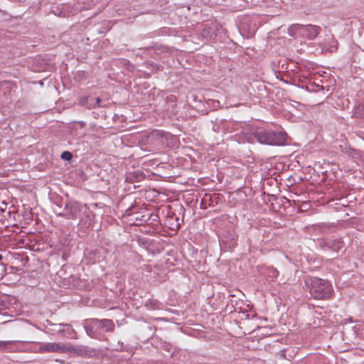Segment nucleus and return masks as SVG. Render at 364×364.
Returning <instances> with one entry per match:
<instances>
[{"label": "nucleus", "instance_id": "ddd939ff", "mask_svg": "<svg viewBox=\"0 0 364 364\" xmlns=\"http://www.w3.org/2000/svg\"><path fill=\"white\" fill-rule=\"evenodd\" d=\"M353 115L356 117L364 118V102L355 106Z\"/></svg>", "mask_w": 364, "mask_h": 364}, {"label": "nucleus", "instance_id": "7ed1b4c3", "mask_svg": "<svg viewBox=\"0 0 364 364\" xmlns=\"http://www.w3.org/2000/svg\"><path fill=\"white\" fill-rule=\"evenodd\" d=\"M65 212L60 213L58 216L63 217L68 220H81L82 215L85 214L87 208L76 200H68L65 204Z\"/></svg>", "mask_w": 364, "mask_h": 364}, {"label": "nucleus", "instance_id": "9d476101", "mask_svg": "<svg viewBox=\"0 0 364 364\" xmlns=\"http://www.w3.org/2000/svg\"><path fill=\"white\" fill-rule=\"evenodd\" d=\"M66 353H73L80 356H85L91 355L92 350L85 346H67Z\"/></svg>", "mask_w": 364, "mask_h": 364}, {"label": "nucleus", "instance_id": "f8f14e48", "mask_svg": "<svg viewBox=\"0 0 364 364\" xmlns=\"http://www.w3.org/2000/svg\"><path fill=\"white\" fill-rule=\"evenodd\" d=\"M102 331L112 332L114 330V323L111 319H101Z\"/></svg>", "mask_w": 364, "mask_h": 364}, {"label": "nucleus", "instance_id": "dca6fc26", "mask_svg": "<svg viewBox=\"0 0 364 364\" xmlns=\"http://www.w3.org/2000/svg\"><path fill=\"white\" fill-rule=\"evenodd\" d=\"M139 50H142L141 54L149 55L150 56H152V52L154 50V48L151 46H149V47H146V48H139ZM138 55H141V53H139Z\"/></svg>", "mask_w": 364, "mask_h": 364}, {"label": "nucleus", "instance_id": "6ab92c4d", "mask_svg": "<svg viewBox=\"0 0 364 364\" xmlns=\"http://www.w3.org/2000/svg\"><path fill=\"white\" fill-rule=\"evenodd\" d=\"M9 345L8 341H0V348H5Z\"/></svg>", "mask_w": 364, "mask_h": 364}, {"label": "nucleus", "instance_id": "412c9836", "mask_svg": "<svg viewBox=\"0 0 364 364\" xmlns=\"http://www.w3.org/2000/svg\"><path fill=\"white\" fill-rule=\"evenodd\" d=\"M270 271L272 272V277H277V276L278 272L276 269H272Z\"/></svg>", "mask_w": 364, "mask_h": 364}, {"label": "nucleus", "instance_id": "f03ea898", "mask_svg": "<svg viewBox=\"0 0 364 364\" xmlns=\"http://www.w3.org/2000/svg\"><path fill=\"white\" fill-rule=\"evenodd\" d=\"M255 138L260 144L272 146H283L287 135L282 132H276L263 127H257L253 132Z\"/></svg>", "mask_w": 364, "mask_h": 364}, {"label": "nucleus", "instance_id": "39448f33", "mask_svg": "<svg viewBox=\"0 0 364 364\" xmlns=\"http://www.w3.org/2000/svg\"><path fill=\"white\" fill-rule=\"evenodd\" d=\"M318 245L323 251H330L338 253L344 247V242L341 239H321Z\"/></svg>", "mask_w": 364, "mask_h": 364}, {"label": "nucleus", "instance_id": "4468645a", "mask_svg": "<svg viewBox=\"0 0 364 364\" xmlns=\"http://www.w3.org/2000/svg\"><path fill=\"white\" fill-rule=\"evenodd\" d=\"M148 68H151L154 71L160 70L162 68V66L159 64H157L153 61H147L145 63Z\"/></svg>", "mask_w": 364, "mask_h": 364}, {"label": "nucleus", "instance_id": "423d86ee", "mask_svg": "<svg viewBox=\"0 0 364 364\" xmlns=\"http://www.w3.org/2000/svg\"><path fill=\"white\" fill-rule=\"evenodd\" d=\"M48 324L53 326L52 331H55L59 333L62 336L66 337L70 339H77V333L73 328L72 326L69 323H59L55 324L48 321Z\"/></svg>", "mask_w": 364, "mask_h": 364}, {"label": "nucleus", "instance_id": "5701e85b", "mask_svg": "<svg viewBox=\"0 0 364 364\" xmlns=\"http://www.w3.org/2000/svg\"><path fill=\"white\" fill-rule=\"evenodd\" d=\"M164 132L161 131H159L157 135L160 136L161 137H163L164 136Z\"/></svg>", "mask_w": 364, "mask_h": 364}, {"label": "nucleus", "instance_id": "2eb2a0df", "mask_svg": "<svg viewBox=\"0 0 364 364\" xmlns=\"http://www.w3.org/2000/svg\"><path fill=\"white\" fill-rule=\"evenodd\" d=\"M111 348H112V350H117V351H122V350H125V347L124 346V343L122 342H120V341H117V343L116 344L115 343H112Z\"/></svg>", "mask_w": 364, "mask_h": 364}, {"label": "nucleus", "instance_id": "aec40b11", "mask_svg": "<svg viewBox=\"0 0 364 364\" xmlns=\"http://www.w3.org/2000/svg\"><path fill=\"white\" fill-rule=\"evenodd\" d=\"M94 100L95 102L94 107H100L101 99L100 97H96L94 99Z\"/></svg>", "mask_w": 364, "mask_h": 364}, {"label": "nucleus", "instance_id": "a211bd4d", "mask_svg": "<svg viewBox=\"0 0 364 364\" xmlns=\"http://www.w3.org/2000/svg\"><path fill=\"white\" fill-rule=\"evenodd\" d=\"M72 157H73L72 154L68 151H63L61 154V159L66 160V161L70 160L72 159Z\"/></svg>", "mask_w": 364, "mask_h": 364}, {"label": "nucleus", "instance_id": "b1692460", "mask_svg": "<svg viewBox=\"0 0 364 364\" xmlns=\"http://www.w3.org/2000/svg\"><path fill=\"white\" fill-rule=\"evenodd\" d=\"M176 99V97L175 96H171V101H173L174 100Z\"/></svg>", "mask_w": 364, "mask_h": 364}, {"label": "nucleus", "instance_id": "f3484780", "mask_svg": "<svg viewBox=\"0 0 364 364\" xmlns=\"http://www.w3.org/2000/svg\"><path fill=\"white\" fill-rule=\"evenodd\" d=\"M145 306L149 309H155L157 308V302L156 301L149 299L146 301Z\"/></svg>", "mask_w": 364, "mask_h": 364}, {"label": "nucleus", "instance_id": "1a4fd4ad", "mask_svg": "<svg viewBox=\"0 0 364 364\" xmlns=\"http://www.w3.org/2000/svg\"><path fill=\"white\" fill-rule=\"evenodd\" d=\"M321 31V27L316 25H304L301 31V37L309 40L316 38Z\"/></svg>", "mask_w": 364, "mask_h": 364}, {"label": "nucleus", "instance_id": "0eeeda50", "mask_svg": "<svg viewBox=\"0 0 364 364\" xmlns=\"http://www.w3.org/2000/svg\"><path fill=\"white\" fill-rule=\"evenodd\" d=\"M237 235L235 230L230 226L220 237V241L225 245L227 247L231 249L237 245Z\"/></svg>", "mask_w": 364, "mask_h": 364}, {"label": "nucleus", "instance_id": "f257e3e1", "mask_svg": "<svg viewBox=\"0 0 364 364\" xmlns=\"http://www.w3.org/2000/svg\"><path fill=\"white\" fill-rule=\"evenodd\" d=\"M304 284L311 296L314 299H329L334 294L332 284L329 281L316 277H307Z\"/></svg>", "mask_w": 364, "mask_h": 364}, {"label": "nucleus", "instance_id": "4be33fe9", "mask_svg": "<svg viewBox=\"0 0 364 364\" xmlns=\"http://www.w3.org/2000/svg\"><path fill=\"white\" fill-rule=\"evenodd\" d=\"M124 65L133 67V65L131 64L130 61L128 60H124Z\"/></svg>", "mask_w": 364, "mask_h": 364}, {"label": "nucleus", "instance_id": "6e6552de", "mask_svg": "<svg viewBox=\"0 0 364 364\" xmlns=\"http://www.w3.org/2000/svg\"><path fill=\"white\" fill-rule=\"evenodd\" d=\"M67 345L61 343H41L38 352L44 353H66Z\"/></svg>", "mask_w": 364, "mask_h": 364}, {"label": "nucleus", "instance_id": "393cba45", "mask_svg": "<svg viewBox=\"0 0 364 364\" xmlns=\"http://www.w3.org/2000/svg\"><path fill=\"white\" fill-rule=\"evenodd\" d=\"M39 84L41 85V86H43V82L41 80L39 81Z\"/></svg>", "mask_w": 364, "mask_h": 364}, {"label": "nucleus", "instance_id": "9b49d317", "mask_svg": "<svg viewBox=\"0 0 364 364\" xmlns=\"http://www.w3.org/2000/svg\"><path fill=\"white\" fill-rule=\"evenodd\" d=\"M303 26V24L299 23L291 24L288 28V34L292 37H295L296 36H301Z\"/></svg>", "mask_w": 364, "mask_h": 364}, {"label": "nucleus", "instance_id": "20e7f679", "mask_svg": "<svg viewBox=\"0 0 364 364\" xmlns=\"http://www.w3.org/2000/svg\"><path fill=\"white\" fill-rule=\"evenodd\" d=\"M83 327L90 337L97 339L101 336V319H85L83 321Z\"/></svg>", "mask_w": 364, "mask_h": 364}]
</instances>
